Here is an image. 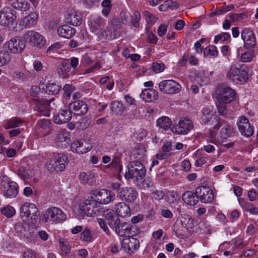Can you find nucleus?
Segmentation results:
<instances>
[{
    "mask_svg": "<svg viewBox=\"0 0 258 258\" xmlns=\"http://www.w3.org/2000/svg\"><path fill=\"white\" fill-rule=\"evenodd\" d=\"M110 24L115 29H119L122 26V23L119 19L117 18H113L110 21Z\"/></svg>",
    "mask_w": 258,
    "mask_h": 258,
    "instance_id": "774afa93",
    "label": "nucleus"
},
{
    "mask_svg": "<svg viewBox=\"0 0 258 258\" xmlns=\"http://www.w3.org/2000/svg\"><path fill=\"white\" fill-rule=\"evenodd\" d=\"M101 6L103 8L101 13L105 17H107L110 13L112 7V5L110 0H103L101 3Z\"/></svg>",
    "mask_w": 258,
    "mask_h": 258,
    "instance_id": "37998d69",
    "label": "nucleus"
},
{
    "mask_svg": "<svg viewBox=\"0 0 258 258\" xmlns=\"http://www.w3.org/2000/svg\"><path fill=\"white\" fill-rule=\"evenodd\" d=\"M140 97L144 101L151 102L158 98V92L154 89H146L142 92Z\"/></svg>",
    "mask_w": 258,
    "mask_h": 258,
    "instance_id": "cd10ccee",
    "label": "nucleus"
},
{
    "mask_svg": "<svg viewBox=\"0 0 258 258\" xmlns=\"http://www.w3.org/2000/svg\"><path fill=\"white\" fill-rule=\"evenodd\" d=\"M69 108L76 115H84L87 113L88 107L86 103L82 100H76L70 103Z\"/></svg>",
    "mask_w": 258,
    "mask_h": 258,
    "instance_id": "412c9836",
    "label": "nucleus"
},
{
    "mask_svg": "<svg viewBox=\"0 0 258 258\" xmlns=\"http://www.w3.org/2000/svg\"><path fill=\"white\" fill-rule=\"evenodd\" d=\"M143 15L145 17L147 23L149 24L153 25L155 24L157 20V18L154 15L148 11H145L143 13Z\"/></svg>",
    "mask_w": 258,
    "mask_h": 258,
    "instance_id": "864d4df0",
    "label": "nucleus"
},
{
    "mask_svg": "<svg viewBox=\"0 0 258 258\" xmlns=\"http://www.w3.org/2000/svg\"><path fill=\"white\" fill-rule=\"evenodd\" d=\"M1 190L5 198H14L19 192V187L14 181L5 182L1 186Z\"/></svg>",
    "mask_w": 258,
    "mask_h": 258,
    "instance_id": "dca6fc26",
    "label": "nucleus"
},
{
    "mask_svg": "<svg viewBox=\"0 0 258 258\" xmlns=\"http://www.w3.org/2000/svg\"><path fill=\"white\" fill-rule=\"evenodd\" d=\"M41 87V84H39V86H32L30 89V93L31 96L33 97L32 100L37 106L38 110L41 112L42 115L48 116H49V106L50 102L47 99L44 100L43 98H40L39 92L41 91L42 93L43 92Z\"/></svg>",
    "mask_w": 258,
    "mask_h": 258,
    "instance_id": "f257e3e1",
    "label": "nucleus"
},
{
    "mask_svg": "<svg viewBox=\"0 0 258 258\" xmlns=\"http://www.w3.org/2000/svg\"><path fill=\"white\" fill-rule=\"evenodd\" d=\"M111 228L115 229L116 233L121 237H133L137 234V232L134 230H136V227L130 223H120L119 222Z\"/></svg>",
    "mask_w": 258,
    "mask_h": 258,
    "instance_id": "f8f14e48",
    "label": "nucleus"
},
{
    "mask_svg": "<svg viewBox=\"0 0 258 258\" xmlns=\"http://www.w3.org/2000/svg\"><path fill=\"white\" fill-rule=\"evenodd\" d=\"M133 153L135 158L139 160L143 159L145 156V151L143 148L135 149Z\"/></svg>",
    "mask_w": 258,
    "mask_h": 258,
    "instance_id": "680f3d73",
    "label": "nucleus"
},
{
    "mask_svg": "<svg viewBox=\"0 0 258 258\" xmlns=\"http://www.w3.org/2000/svg\"><path fill=\"white\" fill-rule=\"evenodd\" d=\"M110 108L115 114H121L124 110L123 104L118 101H112L110 104Z\"/></svg>",
    "mask_w": 258,
    "mask_h": 258,
    "instance_id": "ea45409f",
    "label": "nucleus"
},
{
    "mask_svg": "<svg viewBox=\"0 0 258 258\" xmlns=\"http://www.w3.org/2000/svg\"><path fill=\"white\" fill-rule=\"evenodd\" d=\"M138 196L137 191L131 187H122L117 193V197L127 203L134 202Z\"/></svg>",
    "mask_w": 258,
    "mask_h": 258,
    "instance_id": "4468645a",
    "label": "nucleus"
},
{
    "mask_svg": "<svg viewBox=\"0 0 258 258\" xmlns=\"http://www.w3.org/2000/svg\"><path fill=\"white\" fill-rule=\"evenodd\" d=\"M75 90V87L70 84H66L63 88L64 91L63 97L67 99H69L71 97L72 93Z\"/></svg>",
    "mask_w": 258,
    "mask_h": 258,
    "instance_id": "3c124183",
    "label": "nucleus"
},
{
    "mask_svg": "<svg viewBox=\"0 0 258 258\" xmlns=\"http://www.w3.org/2000/svg\"><path fill=\"white\" fill-rule=\"evenodd\" d=\"M235 134V129L232 124L225 122L220 132V137L221 139L224 140H227L228 138L234 136Z\"/></svg>",
    "mask_w": 258,
    "mask_h": 258,
    "instance_id": "c85d7f7f",
    "label": "nucleus"
},
{
    "mask_svg": "<svg viewBox=\"0 0 258 258\" xmlns=\"http://www.w3.org/2000/svg\"><path fill=\"white\" fill-rule=\"evenodd\" d=\"M254 57V52L253 51H246L242 53L240 56L241 60L244 62L251 61Z\"/></svg>",
    "mask_w": 258,
    "mask_h": 258,
    "instance_id": "603ef678",
    "label": "nucleus"
},
{
    "mask_svg": "<svg viewBox=\"0 0 258 258\" xmlns=\"http://www.w3.org/2000/svg\"><path fill=\"white\" fill-rule=\"evenodd\" d=\"M72 113L70 108L60 110L58 113L54 114V122L60 124L69 122L72 118Z\"/></svg>",
    "mask_w": 258,
    "mask_h": 258,
    "instance_id": "393cba45",
    "label": "nucleus"
},
{
    "mask_svg": "<svg viewBox=\"0 0 258 258\" xmlns=\"http://www.w3.org/2000/svg\"><path fill=\"white\" fill-rule=\"evenodd\" d=\"M66 219V215L61 210L56 207H51L46 210L45 214L42 217L41 220L44 223L48 221L60 222L64 221Z\"/></svg>",
    "mask_w": 258,
    "mask_h": 258,
    "instance_id": "6e6552de",
    "label": "nucleus"
},
{
    "mask_svg": "<svg viewBox=\"0 0 258 258\" xmlns=\"http://www.w3.org/2000/svg\"><path fill=\"white\" fill-rule=\"evenodd\" d=\"M177 221H179L182 227L186 230H189L192 228L194 226L193 220L188 215L181 214Z\"/></svg>",
    "mask_w": 258,
    "mask_h": 258,
    "instance_id": "e433bc0d",
    "label": "nucleus"
},
{
    "mask_svg": "<svg viewBox=\"0 0 258 258\" xmlns=\"http://www.w3.org/2000/svg\"><path fill=\"white\" fill-rule=\"evenodd\" d=\"M68 61L70 64V67L73 68L74 71H75L79 65V59L77 57H73L68 59Z\"/></svg>",
    "mask_w": 258,
    "mask_h": 258,
    "instance_id": "338daca9",
    "label": "nucleus"
},
{
    "mask_svg": "<svg viewBox=\"0 0 258 258\" xmlns=\"http://www.w3.org/2000/svg\"><path fill=\"white\" fill-rule=\"evenodd\" d=\"M98 174L95 170L82 172L79 175V179L83 184L92 185L95 184Z\"/></svg>",
    "mask_w": 258,
    "mask_h": 258,
    "instance_id": "5701e85b",
    "label": "nucleus"
},
{
    "mask_svg": "<svg viewBox=\"0 0 258 258\" xmlns=\"http://www.w3.org/2000/svg\"><path fill=\"white\" fill-rule=\"evenodd\" d=\"M230 35L229 33L225 32L222 33L219 35H218L215 37L214 43L215 44L218 43L219 41H226L230 39Z\"/></svg>",
    "mask_w": 258,
    "mask_h": 258,
    "instance_id": "6e6d98bb",
    "label": "nucleus"
},
{
    "mask_svg": "<svg viewBox=\"0 0 258 258\" xmlns=\"http://www.w3.org/2000/svg\"><path fill=\"white\" fill-rule=\"evenodd\" d=\"M17 19L15 12L10 9H3L0 11V25L14 28V24Z\"/></svg>",
    "mask_w": 258,
    "mask_h": 258,
    "instance_id": "9b49d317",
    "label": "nucleus"
},
{
    "mask_svg": "<svg viewBox=\"0 0 258 258\" xmlns=\"http://www.w3.org/2000/svg\"><path fill=\"white\" fill-rule=\"evenodd\" d=\"M57 32L59 36L70 39L74 35L76 30L68 25H64L59 27L57 28Z\"/></svg>",
    "mask_w": 258,
    "mask_h": 258,
    "instance_id": "c756f323",
    "label": "nucleus"
},
{
    "mask_svg": "<svg viewBox=\"0 0 258 258\" xmlns=\"http://www.w3.org/2000/svg\"><path fill=\"white\" fill-rule=\"evenodd\" d=\"M20 217L23 221H28L32 224H36L38 220L39 212L35 204L25 203L20 209Z\"/></svg>",
    "mask_w": 258,
    "mask_h": 258,
    "instance_id": "f03ea898",
    "label": "nucleus"
},
{
    "mask_svg": "<svg viewBox=\"0 0 258 258\" xmlns=\"http://www.w3.org/2000/svg\"><path fill=\"white\" fill-rule=\"evenodd\" d=\"M217 91V99L224 103H229L234 101L236 95L233 89L226 85L219 86Z\"/></svg>",
    "mask_w": 258,
    "mask_h": 258,
    "instance_id": "1a4fd4ad",
    "label": "nucleus"
},
{
    "mask_svg": "<svg viewBox=\"0 0 258 258\" xmlns=\"http://www.w3.org/2000/svg\"><path fill=\"white\" fill-rule=\"evenodd\" d=\"M38 15L32 13L19 20V25L24 28H30L34 26L38 20Z\"/></svg>",
    "mask_w": 258,
    "mask_h": 258,
    "instance_id": "bb28decb",
    "label": "nucleus"
},
{
    "mask_svg": "<svg viewBox=\"0 0 258 258\" xmlns=\"http://www.w3.org/2000/svg\"><path fill=\"white\" fill-rule=\"evenodd\" d=\"M225 104V103L219 101V103L217 104V109L219 114L221 115H225L227 113V110Z\"/></svg>",
    "mask_w": 258,
    "mask_h": 258,
    "instance_id": "0e129e2a",
    "label": "nucleus"
},
{
    "mask_svg": "<svg viewBox=\"0 0 258 258\" xmlns=\"http://www.w3.org/2000/svg\"><path fill=\"white\" fill-rule=\"evenodd\" d=\"M67 22L73 26H79L82 24V17L79 12L71 11L68 15Z\"/></svg>",
    "mask_w": 258,
    "mask_h": 258,
    "instance_id": "473e14b6",
    "label": "nucleus"
},
{
    "mask_svg": "<svg viewBox=\"0 0 258 258\" xmlns=\"http://www.w3.org/2000/svg\"><path fill=\"white\" fill-rule=\"evenodd\" d=\"M105 20L101 16L92 18L89 21V26L90 31L98 34L99 32L105 26Z\"/></svg>",
    "mask_w": 258,
    "mask_h": 258,
    "instance_id": "b1692460",
    "label": "nucleus"
},
{
    "mask_svg": "<svg viewBox=\"0 0 258 258\" xmlns=\"http://www.w3.org/2000/svg\"><path fill=\"white\" fill-rule=\"evenodd\" d=\"M69 163V159L64 154H54L49 160L47 165L48 170L53 171H61Z\"/></svg>",
    "mask_w": 258,
    "mask_h": 258,
    "instance_id": "39448f33",
    "label": "nucleus"
},
{
    "mask_svg": "<svg viewBox=\"0 0 258 258\" xmlns=\"http://www.w3.org/2000/svg\"><path fill=\"white\" fill-rule=\"evenodd\" d=\"M61 255L66 256L71 252V246L64 242L59 241Z\"/></svg>",
    "mask_w": 258,
    "mask_h": 258,
    "instance_id": "5fc2aeb1",
    "label": "nucleus"
},
{
    "mask_svg": "<svg viewBox=\"0 0 258 258\" xmlns=\"http://www.w3.org/2000/svg\"><path fill=\"white\" fill-rule=\"evenodd\" d=\"M115 209L116 214L120 217H125L130 215V208L124 202H119L116 204Z\"/></svg>",
    "mask_w": 258,
    "mask_h": 258,
    "instance_id": "72a5a7b5",
    "label": "nucleus"
},
{
    "mask_svg": "<svg viewBox=\"0 0 258 258\" xmlns=\"http://www.w3.org/2000/svg\"><path fill=\"white\" fill-rule=\"evenodd\" d=\"M165 200L169 203H174L180 200V196L174 190L169 191L165 196Z\"/></svg>",
    "mask_w": 258,
    "mask_h": 258,
    "instance_id": "c03bdc74",
    "label": "nucleus"
},
{
    "mask_svg": "<svg viewBox=\"0 0 258 258\" xmlns=\"http://www.w3.org/2000/svg\"><path fill=\"white\" fill-rule=\"evenodd\" d=\"M23 258H38V254L35 250L28 248L25 250L23 253Z\"/></svg>",
    "mask_w": 258,
    "mask_h": 258,
    "instance_id": "13d9d810",
    "label": "nucleus"
},
{
    "mask_svg": "<svg viewBox=\"0 0 258 258\" xmlns=\"http://www.w3.org/2000/svg\"><path fill=\"white\" fill-rule=\"evenodd\" d=\"M238 128L241 134L245 137H249L253 134V128L250 124L248 119L244 115L240 116L236 123Z\"/></svg>",
    "mask_w": 258,
    "mask_h": 258,
    "instance_id": "2eb2a0df",
    "label": "nucleus"
},
{
    "mask_svg": "<svg viewBox=\"0 0 258 258\" xmlns=\"http://www.w3.org/2000/svg\"><path fill=\"white\" fill-rule=\"evenodd\" d=\"M120 159L119 157H115L113 159L109 166L111 168H114L115 171L120 173L122 170V166L120 164Z\"/></svg>",
    "mask_w": 258,
    "mask_h": 258,
    "instance_id": "09e8293b",
    "label": "nucleus"
},
{
    "mask_svg": "<svg viewBox=\"0 0 258 258\" xmlns=\"http://www.w3.org/2000/svg\"><path fill=\"white\" fill-rule=\"evenodd\" d=\"M182 199L186 204L190 206L195 205L199 201V198L195 192L191 191H187L183 193Z\"/></svg>",
    "mask_w": 258,
    "mask_h": 258,
    "instance_id": "c9c22d12",
    "label": "nucleus"
},
{
    "mask_svg": "<svg viewBox=\"0 0 258 258\" xmlns=\"http://www.w3.org/2000/svg\"><path fill=\"white\" fill-rule=\"evenodd\" d=\"M152 70L155 73H159L163 72L165 69V64L162 63L153 62L152 64Z\"/></svg>",
    "mask_w": 258,
    "mask_h": 258,
    "instance_id": "bf43d9fd",
    "label": "nucleus"
},
{
    "mask_svg": "<svg viewBox=\"0 0 258 258\" xmlns=\"http://www.w3.org/2000/svg\"><path fill=\"white\" fill-rule=\"evenodd\" d=\"M51 122L49 119H42L38 121L36 124V128L38 132L40 133L42 136L47 135L50 127Z\"/></svg>",
    "mask_w": 258,
    "mask_h": 258,
    "instance_id": "7c9ffc66",
    "label": "nucleus"
},
{
    "mask_svg": "<svg viewBox=\"0 0 258 258\" xmlns=\"http://www.w3.org/2000/svg\"><path fill=\"white\" fill-rule=\"evenodd\" d=\"M195 194L201 202L204 203H211L214 198L213 190L206 186H201L197 188Z\"/></svg>",
    "mask_w": 258,
    "mask_h": 258,
    "instance_id": "a211bd4d",
    "label": "nucleus"
},
{
    "mask_svg": "<svg viewBox=\"0 0 258 258\" xmlns=\"http://www.w3.org/2000/svg\"><path fill=\"white\" fill-rule=\"evenodd\" d=\"M14 77L16 79H20L22 81H26L30 76L29 73H25L19 71H16L13 74Z\"/></svg>",
    "mask_w": 258,
    "mask_h": 258,
    "instance_id": "052dcab7",
    "label": "nucleus"
},
{
    "mask_svg": "<svg viewBox=\"0 0 258 258\" xmlns=\"http://www.w3.org/2000/svg\"><path fill=\"white\" fill-rule=\"evenodd\" d=\"M1 212L7 218H11L15 214L16 211L13 207L7 206L2 208Z\"/></svg>",
    "mask_w": 258,
    "mask_h": 258,
    "instance_id": "a18cd8bd",
    "label": "nucleus"
},
{
    "mask_svg": "<svg viewBox=\"0 0 258 258\" xmlns=\"http://www.w3.org/2000/svg\"><path fill=\"white\" fill-rule=\"evenodd\" d=\"M97 35L100 40H110L115 38L112 34V31L108 27L102 31L99 32Z\"/></svg>",
    "mask_w": 258,
    "mask_h": 258,
    "instance_id": "79ce46f5",
    "label": "nucleus"
},
{
    "mask_svg": "<svg viewBox=\"0 0 258 258\" xmlns=\"http://www.w3.org/2000/svg\"><path fill=\"white\" fill-rule=\"evenodd\" d=\"M146 174L145 167L138 161L132 162L128 165V173H125L126 179L135 178L136 180L142 181Z\"/></svg>",
    "mask_w": 258,
    "mask_h": 258,
    "instance_id": "20e7f679",
    "label": "nucleus"
},
{
    "mask_svg": "<svg viewBox=\"0 0 258 258\" xmlns=\"http://www.w3.org/2000/svg\"><path fill=\"white\" fill-rule=\"evenodd\" d=\"M156 124L160 128L166 130L171 127L172 121L169 117L162 116L157 119Z\"/></svg>",
    "mask_w": 258,
    "mask_h": 258,
    "instance_id": "58836bf2",
    "label": "nucleus"
},
{
    "mask_svg": "<svg viewBox=\"0 0 258 258\" xmlns=\"http://www.w3.org/2000/svg\"><path fill=\"white\" fill-rule=\"evenodd\" d=\"M25 39L33 46L40 48L45 44L43 36L34 31H28L25 35Z\"/></svg>",
    "mask_w": 258,
    "mask_h": 258,
    "instance_id": "6ab92c4d",
    "label": "nucleus"
},
{
    "mask_svg": "<svg viewBox=\"0 0 258 258\" xmlns=\"http://www.w3.org/2000/svg\"><path fill=\"white\" fill-rule=\"evenodd\" d=\"M10 59V55L8 51L0 52V67L7 64Z\"/></svg>",
    "mask_w": 258,
    "mask_h": 258,
    "instance_id": "8fccbe9b",
    "label": "nucleus"
},
{
    "mask_svg": "<svg viewBox=\"0 0 258 258\" xmlns=\"http://www.w3.org/2000/svg\"><path fill=\"white\" fill-rule=\"evenodd\" d=\"M19 175L24 180L30 178L32 176L31 171L26 167H21L18 170Z\"/></svg>",
    "mask_w": 258,
    "mask_h": 258,
    "instance_id": "49530a36",
    "label": "nucleus"
},
{
    "mask_svg": "<svg viewBox=\"0 0 258 258\" xmlns=\"http://www.w3.org/2000/svg\"><path fill=\"white\" fill-rule=\"evenodd\" d=\"M92 199H95L97 204L106 205L114 201L115 195L112 191L102 189L94 190L92 191Z\"/></svg>",
    "mask_w": 258,
    "mask_h": 258,
    "instance_id": "0eeeda50",
    "label": "nucleus"
},
{
    "mask_svg": "<svg viewBox=\"0 0 258 258\" xmlns=\"http://www.w3.org/2000/svg\"><path fill=\"white\" fill-rule=\"evenodd\" d=\"M41 88L42 89V91L48 95H56L59 93L60 89V87L58 85L54 83L47 84L41 83Z\"/></svg>",
    "mask_w": 258,
    "mask_h": 258,
    "instance_id": "f704fd0d",
    "label": "nucleus"
},
{
    "mask_svg": "<svg viewBox=\"0 0 258 258\" xmlns=\"http://www.w3.org/2000/svg\"><path fill=\"white\" fill-rule=\"evenodd\" d=\"M121 246L127 253H133L140 246L139 240L134 238L124 239L122 241Z\"/></svg>",
    "mask_w": 258,
    "mask_h": 258,
    "instance_id": "a878e982",
    "label": "nucleus"
},
{
    "mask_svg": "<svg viewBox=\"0 0 258 258\" xmlns=\"http://www.w3.org/2000/svg\"><path fill=\"white\" fill-rule=\"evenodd\" d=\"M103 215L105 219L108 221L110 227L117 225L119 222V219L115 216L113 210L111 209H107L104 211Z\"/></svg>",
    "mask_w": 258,
    "mask_h": 258,
    "instance_id": "2f4dec72",
    "label": "nucleus"
},
{
    "mask_svg": "<svg viewBox=\"0 0 258 258\" xmlns=\"http://www.w3.org/2000/svg\"><path fill=\"white\" fill-rule=\"evenodd\" d=\"M218 50L217 47L214 45H211L206 47L204 50V56H207L210 55L213 57H216L218 56Z\"/></svg>",
    "mask_w": 258,
    "mask_h": 258,
    "instance_id": "de8ad7c7",
    "label": "nucleus"
},
{
    "mask_svg": "<svg viewBox=\"0 0 258 258\" xmlns=\"http://www.w3.org/2000/svg\"><path fill=\"white\" fill-rule=\"evenodd\" d=\"M81 239L85 241H90L92 239L90 231L89 229H85L81 233Z\"/></svg>",
    "mask_w": 258,
    "mask_h": 258,
    "instance_id": "e2e57ef3",
    "label": "nucleus"
},
{
    "mask_svg": "<svg viewBox=\"0 0 258 258\" xmlns=\"http://www.w3.org/2000/svg\"><path fill=\"white\" fill-rule=\"evenodd\" d=\"M165 196L164 193L160 190H156L152 193V198L157 201L163 199Z\"/></svg>",
    "mask_w": 258,
    "mask_h": 258,
    "instance_id": "69168bd1",
    "label": "nucleus"
},
{
    "mask_svg": "<svg viewBox=\"0 0 258 258\" xmlns=\"http://www.w3.org/2000/svg\"><path fill=\"white\" fill-rule=\"evenodd\" d=\"M11 5L14 9L21 11H26L29 9V5L25 0H11Z\"/></svg>",
    "mask_w": 258,
    "mask_h": 258,
    "instance_id": "4c0bfd02",
    "label": "nucleus"
},
{
    "mask_svg": "<svg viewBox=\"0 0 258 258\" xmlns=\"http://www.w3.org/2000/svg\"><path fill=\"white\" fill-rule=\"evenodd\" d=\"M91 148L90 143L82 139L76 140L71 145L72 151L77 154H85L90 151Z\"/></svg>",
    "mask_w": 258,
    "mask_h": 258,
    "instance_id": "aec40b11",
    "label": "nucleus"
},
{
    "mask_svg": "<svg viewBox=\"0 0 258 258\" xmlns=\"http://www.w3.org/2000/svg\"><path fill=\"white\" fill-rule=\"evenodd\" d=\"M194 127L191 120L187 118H183L179 120L178 124L174 125L171 129L175 134L186 135Z\"/></svg>",
    "mask_w": 258,
    "mask_h": 258,
    "instance_id": "ddd939ff",
    "label": "nucleus"
},
{
    "mask_svg": "<svg viewBox=\"0 0 258 258\" xmlns=\"http://www.w3.org/2000/svg\"><path fill=\"white\" fill-rule=\"evenodd\" d=\"M78 212L79 219L83 218L85 215L93 217L99 213V206L95 199L91 198L90 199H86L79 204Z\"/></svg>",
    "mask_w": 258,
    "mask_h": 258,
    "instance_id": "7ed1b4c3",
    "label": "nucleus"
},
{
    "mask_svg": "<svg viewBox=\"0 0 258 258\" xmlns=\"http://www.w3.org/2000/svg\"><path fill=\"white\" fill-rule=\"evenodd\" d=\"M141 19L140 13L136 11L134 12V16L132 18L131 23L136 28H138L140 26L139 21Z\"/></svg>",
    "mask_w": 258,
    "mask_h": 258,
    "instance_id": "4d7b16f0",
    "label": "nucleus"
},
{
    "mask_svg": "<svg viewBox=\"0 0 258 258\" xmlns=\"http://www.w3.org/2000/svg\"><path fill=\"white\" fill-rule=\"evenodd\" d=\"M23 121L18 118H12L8 120L4 125L5 129L16 128L22 124Z\"/></svg>",
    "mask_w": 258,
    "mask_h": 258,
    "instance_id": "a19ab883",
    "label": "nucleus"
},
{
    "mask_svg": "<svg viewBox=\"0 0 258 258\" xmlns=\"http://www.w3.org/2000/svg\"><path fill=\"white\" fill-rule=\"evenodd\" d=\"M241 36L246 48H252L255 46L256 39L251 30L249 29H244L241 32Z\"/></svg>",
    "mask_w": 258,
    "mask_h": 258,
    "instance_id": "4be33fe9",
    "label": "nucleus"
},
{
    "mask_svg": "<svg viewBox=\"0 0 258 258\" xmlns=\"http://www.w3.org/2000/svg\"><path fill=\"white\" fill-rule=\"evenodd\" d=\"M226 76L230 81L236 84H241L245 82L248 79V73L246 67H241L238 69L232 67L227 73Z\"/></svg>",
    "mask_w": 258,
    "mask_h": 258,
    "instance_id": "423d86ee",
    "label": "nucleus"
},
{
    "mask_svg": "<svg viewBox=\"0 0 258 258\" xmlns=\"http://www.w3.org/2000/svg\"><path fill=\"white\" fill-rule=\"evenodd\" d=\"M181 89L180 85L173 80H165L159 84V90L167 94H175L178 93Z\"/></svg>",
    "mask_w": 258,
    "mask_h": 258,
    "instance_id": "9d476101",
    "label": "nucleus"
},
{
    "mask_svg": "<svg viewBox=\"0 0 258 258\" xmlns=\"http://www.w3.org/2000/svg\"><path fill=\"white\" fill-rule=\"evenodd\" d=\"M5 46L11 53H20L24 49L25 44L21 38L16 37L7 42Z\"/></svg>",
    "mask_w": 258,
    "mask_h": 258,
    "instance_id": "f3484780",
    "label": "nucleus"
}]
</instances>
